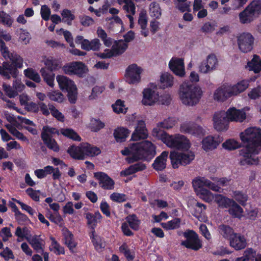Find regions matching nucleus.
Wrapping results in <instances>:
<instances>
[{"label":"nucleus","mask_w":261,"mask_h":261,"mask_svg":"<svg viewBox=\"0 0 261 261\" xmlns=\"http://www.w3.org/2000/svg\"><path fill=\"white\" fill-rule=\"evenodd\" d=\"M147 136L148 132L144 121L142 120H137V123L135 130L132 135L131 139L133 141H138L144 139Z\"/></svg>","instance_id":"b1692460"},{"label":"nucleus","mask_w":261,"mask_h":261,"mask_svg":"<svg viewBox=\"0 0 261 261\" xmlns=\"http://www.w3.org/2000/svg\"><path fill=\"white\" fill-rule=\"evenodd\" d=\"M113 111L117 113H125L127 108L124 104V101L121 100H117L116 102L112 105Z\"/></svg>","instance_id":"680f3d73"},{"label":"nucleus","mask_w":261,"mask_h":261,"mask_svg":"<svg viewBox=\"0 0 261 261\" xmlns=\"http://www.w3.org/2000/svg\"><path fill=\"white\" fill-rule=\"evenodd\" d=\"M219 231L220 233L225 238H230L235 234L233 233L231 228L226 225H220L219 227Z\"/></svg>","instance_id":"bf43d9fd"},{"label":"nucleus","mask_w":261,"mask_h":261,"mask_svg":"<svg viewBox=\"0 0 261 261\" xmlns=\"http://www.w3.org/2000/svg\"><path fill=\"white\" fill-rule=\"evenodd\" d=\"M261 15V2L254 0L241 12L239 16H249Z\"/></svg>","instance_id":"4be33fe9"},{"label":"nucleus","mask_w":261,"mask_h":261,"mask_svg":"<svg viewBox=\"0 0 261 261\" xmlns=\"http://www.w3.org/2000/svg\"><path fill=\"white\" fill-rule=\"evenodd\" d=\"M124 155H128L126 160L129 163L138 160L150 161L156 154V147L150 141L130 143L128 147L121 150Z\"/></svg>","instance_id":"7ed1b4c3"},{"label":"nucleus","mask_w":261,"mask_h":261,"mask_svg":"<svg viewBox=\"0 0 261 261\" xmlns=\"http://www.w3.org/2000/svg\"><path fill=\"white\" fill-rule=\"evenodd\" d=\"M180 131L183 133L200 136L204 134L203 129L200 126L191 122H184L181 124Z\"/></svg>","instance_id":"aec40b11"},{"label":"nucleus","mask_w":261,"mask_h":261,"mask_svg":"<svg viewBox=\"0 0 261 261\" xmlns=\"http://www.w3.org/2000/svg\"><path fill=\"white\" fill-rule=\"evenodd\" d=\"M245 147L240 150V164L242 166L257 165L259 160L256 156L261 151V129L250 127L240 134Z\"/></svg>","instance_id":"f03ea898"},{"label":"nucleus","mask_w":261,"mask_h":261,"mask_svg":"<svg viewBox=\"0 0 261 261\" xmlns=\"http://www.w3.org/2000/svg\"><path fill=\"white\" fill-rule=\"evenodd\" d=\"M47 218L56 224L62 226L64 224V220L59 213H51L50 211L46 215Z\"/></svg>","instance_id":"09e8293b"},{"label":"nucleus","mask_w":261,"mask_h":261,"mask_svg":"<svg viewBox=\"0 0 261 261\" xmlns=\"http://www.w3.org/2000/svg\"><path fill=\"white\" fill-rule=\"evenodd\" d=\"M49 239L51 241L49 247L50 251H53L57 255L64 254L65 253L64 247L61 246L54 237L51 236Z\"/></svg>","instance_id":"a18cd8bd"},{"label":"nucleus","mask_w":261,"mask_h":261,"mask_svg":"<svg viewBox=\"0 0 261 261\" xmlns=\"http://www.w3.org/2000/svg\"><path fill=\"white\" fill-rule=\"evenodd\" d=\"M62 70L67 75L83 77L88 72V68L83 62L75 61L66 64L62 67Z\"/></svg>","instance_id":"0eeeda50"},{"label":"nucleus","mask_w":261,"mask_h":261,"mask_svg":"<svg viewBox=\"0 0 261 261\" xmlns=\"http://www.w3.org/2000/svg\"><path fill=\"white\" fill-rule=\"evenodd\" d=\"M214 200L221 208H228L232 199L227 198L221 194H216Z\"/></svg>","instance_id":"79ce46f5"},{"label":"nucleus","mask_w":261,"mask_h":261,"mask_svg":"<svg viewBox=\"0 0 261 261\" xmlns=\"http://www.w3.org/2000/svg\"><path fill=\"white\" fill-rule=\"evenodd\" d=\"M180 224V220L179 218H175L167 222L161 223V226L166 230H172L178 228Z\"/></svg>","instance_id":"864d4df0"},{"label":"nucleus","mask_w":261,"mask_h":261,"mask_svg":"<svg viewBox=\"0 0 261 261\" xmlns=\"http://www.w3.org/2000/svg\"><path fill=\"white\" fill-rule=\"evenodd\" d=\"M126 220L133 229L135 230L139 229L140 222L136 215L128 216L126 218Z\"/></svg>","instance_id":"13d9d810"},{"label":"nucleus","mask_w":261,"mask_h":261,"mask_svg":"<svg viewBox=\"0 0 261 261\" xmlns=\"http://www.w3.org/2000/svg\"><path fill=\"white\" fill-rule=\"evenodd\" d=\"M156 86L152 85L144 88L142 92V98L141 103L145 106H153L158 103L160 99V94L154 89Z\"/></svg>","instance_id":"1a4fd4ad"},{"label":"nucleus","mask_w":261,"mask_h":261,"mask_svg":"<svg viewBox=\"0 0 261 261\" xmlns=\"http://www.w3.org/2000/svg\"><path fill=\"white\" fill-rule=\"evenodd\" d=\"M56 80L60 88L67 92L69 101L75 103L77 97V89L74 82L63 75H58Z\"/></svg>","instance_id":"39448f33"},{"label":"nucleus","mask_w":261,"mask_h":261,"mask_svg":"<svg viewBox=\"0 0 261 261\" xmlns=\"http://www.w3.org/2000/svg\"><path fill=\"white\" fill-rule=\"evenodd\" d=\"M84 146V143L81 144L79 146H71L68 149L67 152L74 159L83 160L85 158Z\"/></svg>","instance_id":"cd10ccee"},{"label":"nucleus","mask_w":261,"mask_h":261,"mask_svg":"<svg viewBox=\"0 0 261 261\" xmlns=\"http://www.w3.org/2000/svg\"><path fill=\"white\" fill-rule=\"evenodd\" d=\"M168 156V151H164L162 152L154 160L152 164L153 168L158 171L164 169L166 166V162Z\"/></svg>","instance_id":"c85d7f7f"},{"label":"nucleus","mask_w":261,"mask_h":261,"mask_svg":"<svg viewBox=\"0 0 261 261\" xmlns=\"http://www.w3.org/2000/svg\"><path fill=\"white\" fill-rule=\"evenodd\" d=\"M145 168L146 166L144 164L142 163H139L130 166L128 168L121 171L120 173V176H127L133 173H135L139 171L143 170L145 169Z\"/></svg>","instance_id":"c9c22d12"},{"label":"nucleus","mask_w":261,"mask_h":261,"mask_svg":"<svg viewBox=\"0 0 261 261\" xmlns=\"http://www.w3.org/2000/svg\"><path fill=\"white\" fill-rule=\"evenodd\" d=\"M62 231L64 244L67 246L70 250L73 252L76 246V243L73 239V234L67 228H63Z\"/></svg>","instance_id":"7c9ffc66"},{"label":"nucleus","mask_w":261,"mask_h":261,"mask_svg":"<svg viewBox=\"0 0 261 261\" xmlns=\"http://www.w3.org/2000/svg\"><path fill=\"white\" fill-rule=\"evenodd\" d=\"M94 177L98 181L100 187L105 190L114 189L115 182L104 172H99L94 173Z\"/></svg>","instance_id":"5701e85b"},{"label":"nucleus","mask_w":261,"mask_h":261,"mask_svg":"<svg viewBox=\"0 0 261 261\" xmlns=\"http://www.w3.org/2000/svg\"><path fill=\"white\" fill-rule=\"evenodd\" d=\"M256 256V252L251 248L247 249L243 255L236 258V261H252Z\"/></svg>","instance_id":"8fccbe9b"},{"label":"nucleus","mask_w":261,"mask_h":261,"mask_svg":"<svg viewBox=\"0 0 261 261\" xmlns=\"http://www.w3.org/2000/svg\"><path fill=\"white\" fill-rule=\"evenodd\" d=\"M229 214L236 218H241L243 215V208L232 199L229 207Z\"/></svg>","instance_id":"ea45409f"},{"label":"nucleus","mask_w":261,"mask_h":261,"mask_svg":"<svg viewBox=\"0 0 261 261\" xmlns=\"http://www.w3.org/2000/svg\"><path fill=\"white\" fill-rule=\"evenodd\" d=\"M203 91L198 86L184 82L180 86L178 95L181 103L188 107L196 106L202 97Z\"/></svg>","instance_id":"20e7f679"},{"label":"nucleus","mask_w":261,"mask_h":261,"mask_svg":"<svg viewBox=\"0 0 261 261\" xmlns=\"http://www.w3.org/2000/svg\"><path fill=\"white\" fill-rule=\"evenodd\" d=\"M105 88L102 86H96L92 88L91 94L89 96L90 100L96 99L105 90Z\"/></svg>","instance_id":"338daca9"},{"label":"nucleus","mask_w":261,"mask_h":261,"mask_svg":"<svg viewBox=\"0 0 261 261\" xmlns=\"http://www.w3.org/2000/svg\"><path fill=\"white\" fill-rule=\"evenodd\" d=\"M246 68L254 73H257L261 71V58L256 55L252 56V59L247 62Z\"/></svg>","instance_id":"72a5a7b5"},{"label":"nucleus","mask_w":261,"mask_h":261,"mask_svg":"<svg viewBox=\"0 0 261 261\" xmlns=\"http://www.w3.org/2000/svg\"><path fill=\"white\" fill-rule=\"evenodd\" d=\"M11 70V65L8 62H4L0 66V74L7 79H10Z\"/></svg>","instance_id":"e2e57ef3"},{"label":"nucleus","mask_w":261,"mask_h":261,"mask_svg":"<svg viewBox=\"0 0 261 261\" xmlns=\"http://www.w3.org/2000/svg\"><path fill=\"white\" fill-rule=\"evenodd\" d=\"M224 149L228 150H233L240 147V143L233 139H229L226 140L223 144Z\"/></svg>","instance_id":"603ef678"},{"label":"nucleus","mask_w":261,"mask_h":261,"mask_svg":"<svg viewBox=\"0 0 261 261\" xmlns=\"http://www.w3.org/2000/svg\"><path fill=\"white\" fill-rule=\"evenodd\" d=\"M214 128L218 132L226 131L228 129L229 120L225 111H218L213 117Z\"/></svg>","instance_id":"9b49d317"},{"label":"nucleus","mask_w":261,"mask_h":261,"mask_svg":"<svg viewBox=\"0 0 261 261\" xmlns=\"http://www.w3.org/2000/svg\"><path fill=\"white\" fill-rule=\"evenodd\" d=\"M75 42L81 44V47L86 50H96L99 48L100 43L98 39H94L91 41L84 39L82 36H78L75 39Z\"/></svg>","instance_id":"393cba45"},{"label":"nucleus","mask_w":261,"mask_h":261,"mask_svg":"<svg viewBox=\"0 0 261 261\" xmlns=\"http://www.w3.org/2000/svg\"><path fill=\"white\" fill-rule=\"evenodd\" d=\"M249 83L248 80H244L238 82L236 84L231 85L233 96H237L246 90L249 86Z\"/></svg>","instance_id":"e433bc0d"},{"label":"nucleus","mask_w":261,"mask_h":261,"mask_svg":"<svg viewBox=\"0 0 261 261\" xmlns=\"http://www.w3.org/2000/svg\"><path fill=\"white\" fill-rule=\"evenodd\" d=\"M161 128H163L158 123L152 129V136L161 140L168 147L181 150L170 152L169 158L172 167L177 169L190 164L195 158L194 152L189 149L191 147L190 140L183 135H169Z\"/></svg>","instance_id":"f257e3e1"},{"label":"nucleus","mask_w":261,"mask_h":261,"mask_svg":"<svg viewBox=\"0 0 261 261\" xmlns=\"http://www.w3.org/2000/svg\"><path fill=\"white\" fill-rule=\"evenodd\" d=\"M206 205L197 202L194 206V212L192 213L193 215L197 218L198 220L202 222H208V218L205 214Z\"/></svg>","instance_id":"bb28decb"},{"label":"nucleus","mask_w":261,"mask_h":261,"mask_svg":"<svg viewBox=\"0 0 261 261\" xmlns=\"http://www.w3.org/2000/svg\"><path fill=\"white\" fill-rule=\"evenodd\" d=\"M176 8L181 12L189 11L191 3L187 0H174Z\"/></svg>","instance_id":"5fc2aeb1"},{"label":"nucleus","mask_w":261,"mask_h":261,"mask_svg":"<svg viewBox=\"0 0 261 261\" xmlns=\"http://www.w3.org/2000/svg\"><path fill=\"white\" fill-rule=\"evenodd\" d=\"M83 148L85 149V155L94 156L100 153V149L96 146L91 145L88 143H84Z\"/></svg>","instance_id":"49530a36"},{"label":"nucleus","mask_w":261,"mask_h":261,"mask_svg":"<svg viewBox=\"0 0 261 261\" xmlns=\"http://www.w3.org/2000/svg\"><path fill=\"white\" fill-rule=\"evenodd\" d=\"M128 45L125 41L123 40H119L116 42L113 45L111 50H105L103 53L98 54V56L102 59L110 58L112 56L123 53L127 48Z\"/></svg>","instance_id":"f3484780"},{"label":"nucleus","mask_w":261,"mask_h":261,"mask_svg":"<svg viewBox=\"0 0 261 261\" xmlns=\"http://www.w3.org/2000/svg\"><path fill=\"white\" fill-rule=\"evenodd\" d=\"M41 61L50 71L58 70L62 67V61L52 56H43Z\"/></svg>","instance_id":"a878e982"},{"label":"nucleus","mask_w":261,"mask_h":261,"mask_svg":"<svg viewBox=\"0 0 261 261\" xmlns=\"http://www.w3.org/2000/svg\"><path fill=\"white\" fill-rule=\"evenodd\" d=\"M143 68L136 64L129 65L125 70L124 77L126 82L130 85H137L141 79Z\"/></svg>","instance_id":"6e6552de"},{"label":"nucleus","mask_w":261,"mask_h":261,"mask_svg":"<svg viewBox=\"0 0 261 261\" xmlns=\"http://www.w3.org/2000/svg\"><path fill=\"white\" fill-rule=\"evenodd\" d=\"M15 234L18 238L20 239L21 240L25 238L27 240V237H30V231L27 227L21 228L20 227H17L16 228Z\"/></svg>","instance_id":"0e129e2a"},{"label":"nucleus","mask_w":261,"mask_h":261,"mask_svg":"<svg viewBox=\"0 0 261 261\" xmlns=\"http://www.w3.org/2000/svg\"><path fill=\"white\" fill-rule=\"evenodd\" d=\"M149 14L151 16H160L161 15L162 10L158 4L152 3L150 5Z\"/></svg>","instance_id":"69168bd1"},{"label":"nucleus","mask_w":261,"mask_h":261,"mask_svg":"<svg viewBox=\"0 0 261 261\" xmlns=\"http://www.w3.org/2000/svg\"><path fill=\"white\" fill-rule=\"evenodd\" d=\"M17 118L20 120L21 123L27 125V126H24V128L30 133L33 135L37 134V130L36 129L35 125L33 121L20 116H18Z\"/></svg>","instance_id":"3c124183"},{"label":"nucleus","mask_w":261,"mask_h":261,"mask_svg":"<svg viewBox=\"0 0 261 261\" xmlns=\"http://www.w3.org/2000/svg\"><path fill=\"white\" fill-rule=\"evenodd\" d=\"M218 65V60L214 55H208L198 66V71L203 74L208 73L215 70Z\"/></svg>","instance_id":"6ab92c4d"},{"label":"nucleus","mask_w":261,"mask_h":261,"mask_svg":"<svg viewBox=\"0 0 261 261\" xmlns=\"http://www.w3.org/2000/svg\"><path fill=\"white\" fill-rule=\"evenodd\" d=\"M40 72L46 84L51 87H53L55 85V74L47 71L46 69L44 67L41 68Z\"/></svg>","instance_id":"a19ab883"},{"label":"nucleus","mask_w":261,"mask_h":261,"mask_svg":"<svg viewBox=\"0 0 261 261\" xmlns=\"http://www.w3.org/2000/svg\"><path fill=\"white\" fill-rule=\"evenodd\" d=\"M186 239L181 242V245L186 248L197 250L202 247L201 241L198 238L197 234L193 230H187L184 233Z\"/></svg>","instance_id":"f8f14e48"},{"label":"nucleus","mask_w":261,"mask_h":261,"mask_svg":"<svg viewBox=\"0 0 261 261\" xmlns=\"http://www.w3.org/2000/svg\"><path fill=\"white\" fill-rule=\"evenodd\" d=\"M231 197L242 205H245L248 200L247 196L239 191H233Z\"/></svg>","instance_id":"6e6d98bb"},{"label":"nucleus","mask_w":261,"mask_h":261,"mask_svg":"<svg viewBox=\"0 0 261 261\" xmlns=\"http://www.w3.org/2000/svg\"><path fill=\"white\" fill-rule=\"evenodd\" d=\"M237 45L240 52L247 54L251 52L254 46V38L248 32H243L236 37Z\"/></svg>","instance_id":"423d86ee"},{"label":"nucleus","mask_w":261,"mask_h":261,"mask_svg":"<svg viewBox=\"0 0 261 261\" xmlns=\"http://www.w3.org/2000/svg\"><path fill=\"white\" fill-rule=\"evenodd\" d=\"M234 96L231 88V84H224L217 88L213 93V99L217 101L223 102L229 98Z\"/></svg>","instance_id":"2eb2a0df"},{"label":"nucleus","mask_w":261,"mask_h":261,"mask_svg":"<svg viewBox=\"0 0 261 261\" xmlns=\"http://www.w3.org/2000/svg\"><path fill=\"white\" fill-rule=\"evenodd\" d=\"M105 126L104 122L99 119L91 118L88 125L89 129L93 132H97Z\"/></svg>","instance_id":"37998d69"},{"label":"nucleus","mask_w":261,"mask_h":261,"mask_svg":"<svg viewBox=\"0 0 261 261\" xmlns=\"http://www.w3.org/2000/svg\"><path fill=\"white\" fill-rule=\"evenodd\" d=\"M192 185L195 192L204 189L206 187L215 192H221V188L215 183L204 177H197L192 180Z\"/></svg>","instance_id":"ddd939ff"},{"label":"nucleus","mask_w":261,"mask_h":261,"mask_svg":"<svg viewBox=\"0 0 261 261\" xmlns=\"http://www.w3.org/2000/svg\"><path fill=\"white\" fill-rule=\"evenodd\" d=\"M177 123V119L176 118L170 117L159 122V126H161L163 128L169 129L172 128Z\"/></svg>","instance_id":"052dcab7"},{"label":"nucleus","mask_w":261,"mask_h":261,"mask_svg":"<svg viewBox=\"0 0 261 261\" xmlns=\"http://www.w3.org/2000/svg\"><path fill=\"white\" fill-rule=\"evenodd\" d=\"M249 110L248 107L237 109L235 107H230L226 111V115L229 121L243 122L247 118L246 112Z\"/></svg>","instance_id":"4468645a"},{"label":"nucleus","mask_w":261,"mask_h":261,"mask_svg":"<svg viewBox=\"0 0 261 261\" xmlns=\"http://www.w3.org/2000/svg\"><path fill=\"white\" fill-rule=\"evenodd\" d=\"M196 195L202 200L206 202H212L216 194H213L209 190L204 188L201 190H197Z\"/></svg>","instance_id":"58836bf2"},{"label":"nucleus","mask_w":261,"mask_h":261,"mask_svg":"<svg viewBox=\"0 0 261 261\" xmlns=\"http://www.w3.org/2000/svg\"><path fill=\"white\" fill-rule=\"evenodd\" d=\"M159 84L161 89L171 88L174 85V77L168 72L163 73L160 76Z\"/></svg>","instance_id":"473e14b6"},{"label":"nucleus","mask_w":261,"mask_h":261,"mask_svg":"<svg viewBox=\"0 0 261 261\" xmlns=\"http://www.w3.org/2000/svg\"><path fill=\"white\" fill-rule=\"evenodd\" d=\"M47 96L51 100L62 102L64 100V95L59 91H52L48 93Z\"/></svg>","instance_id":"774afa93"},{"label":"nucleus","mask_w":261,"mask_h":261,"mask_svg":"<svg viewBox=\"0 0 261 261\" xmlns=\"http://www.w3.org/2000/svg\"><path fill=\"white\" fill-rule=\"evenodd\" d=\"M25 76L36 83H40L41 78L39 74L32 68H28L23 71Z\"/></svg>","instance_id":"4d7b16f0"},{"label":"nucleus","mask_w":261,"mask_h":261,"mask_svg":"<svg viewBox=\"0 0 261 261\" xmlns=\"http://www.w3.org/2000/svg\"><path fill=\"white\" fill-rule=\"evenodd\" d=\"M130 134V131L124 127H118L114 131V137L118 142L124 141Z\"/></svg>","instance_id":"4c0bfd02"},{"label":"nucleus","mask_w":261,"mask_h":261,"mask_svg":"<svg viewBox=\"0 0 261 261\" xmlns=\"http://www.w3.org/2000/svg\"><path fill=\"white\" fill-rule=\"evenodd\" d=\"M27 240L36 251H39L43 250L45 243L40 236H32L30 235V237H27Z\"/></svg>","instance_id":"c756f323"},{"label":"nucleus","mask_w":261,"mask_h":261,"mask_svg":"<svg viewBox=\"0 0 261 261\" xmlns=\"http://www.w3.org/2000/svg\"><path fill=\"white\" fill-rule=\"evenodd\" d=\"M169 67L176 75L181 77L185 76L186 72L183 59L173 57L169 62Z\"/></svg>","instance_id":"412c9836"},{"label":"nucleus","mask_w":261,"mask_h":261,"mask_svg":"<svg viewBox=\"0 0 261 261\" xmlns=\"http://www.w3.org/2000/svg\"><path fill=\"white\" fill-rule=\"evenodd\" d=\"M41 138L44 143L48 148L56 152L59 150V147L57 142L54 139H52L51 137H47L46 135L43 134L42 135Z\"/></svg>","instance_id":"c03bdc74"},{"label":"nucleus","mask_w":261,"mask_h":261,"mask_svg":"<svg viewBox=\"0 0 261 261\" xmlns=\"http://www.w3.org/2000/svg\"><path fill=\"white\" fill-rule=\"evenodd\" d=\"M230 245L236 250H241L246 247V240L243 236L235 233L230 238Z\"/></svg>","instance_id":"2f4dec72"},{"label":"nucleus","mask_w":261,"mask_h":261,"mask_svg":"<svg viewBox=\"0 0 261 261\" xmlns=\"http://www.w3.org/2000/svg\"><path fill=\"white\" fill-rule=\"evenodd\" d=\"M4 115L6 119L10 123V124L5 125L9 132L17 139L28 143L29 142V139L22 133L16 129L17 127L16 118L14 115L7 111L5 112Z\"/></svg>","instance_id":"9d476101"},{"label":"nucleus","mask_w":261,"mask_h":261,"mask_svg":"<svg viewBox=\"0 0 261 261\" xmlns=\"http://www.w3.org/2000/svg\"><path fill=\"white\" fill-rule=\"evenodd\" d=\"M223 138L219 135H208L201 141V147L206 152L216 149L222 142Z\"/></svg>","instance_id":"dca6fc26"},{"label":"nucleus","mask_w":261,"mask_h":261,"mask_svg":"<svg viewBox=\"0 0 261 261\" xmlns=\"http://www.w3.org/2000/svg\"><path fill=\"white\" fill-rule=\"evenodd\" d=\"M60 132V134L74 141H80L81 140L80 136L71 128H62Z\"/></svg>","instance_id":"de8ad7c7"},{"label":"nucleus","mask_w":261,"mask_h":261,"mask_svg":"<svg viewBox=\"0 0 261 261\" xmlns=\"http://www.w3.org/2000/svg\"><path fill=\"white\" fill-rule=\"evenodd\" d=\"M90 238L92 240L95 249L97 251H101L105 246V242L103 239L97 235L94 230L90 233Z\"/></svg>","instance_id":"f704fd0d"},{"label":"nucleus","mask_w":261,"mask_h":261,"mask_svg":"<svg viewBox=\"0 0 261 261\" xmlns=\"http://www.w3.org/2000/svg\"><path fill=\"white\" fill-rule=\"evenodd\" d=\"M0 51L3 57L5 59L11 60L14 65L17 68H22L23 59L18 55L15 53H10L5 43L0 39Z\"/></svg>","instance_id":"a211bd4d"}]
</instances>
